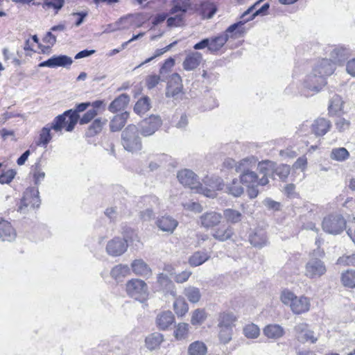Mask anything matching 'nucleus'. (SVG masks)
I'll return each mask as SVG.
<instances>
[{
    "mask_svg": "<svg viewBox=\"0 0 355 355\" xmlns=\"http://www.w3.org/2000/svg\"><path fill=\"white\" fill-rule=\"evenodd\" d=\"M79 119V115L72 110L65 111L63 114L57 116L51 122V128L56 132L62 133L64 129L67 132L73 130Z\"/></svg>",
    "mask_w": 355,
    "mask_h": 355,
    "instance_id": "obj_1",
    "label": "nucleus"
},
{
    "mask_svg": "<svg viewBox=\"0 0 355 355\" xmlns=\"http://www.w3.org/2000/svg\"><path fill=\"white\" fill-rule=\"evenodd\" d=\"M121 143L124 148L130 152L141 149V141L139 136V130L135 125H128L122 132Z\"/></svg>",
    "mask_w": 355,
    "mask_h": 355,
    "instance_id": "obj_2",
    "label": "nucleus"
},
{
    "mask_svg": "<svg viewBox=\"0 0 355 355\" xmlns=\"http://www.w3.org/2000/svg\"><path fill=\"white\" fill-rule=\"evenodd\" d=\"M280 300L283 304L288 306L292 311H309L310 309V301L306 297H297L288 289L282 292Z\"/></svg>",
    "mask_w": 355,
    "mask_h": 355,
    "instance_id": "obj_3",
    "label": "nucleus"
},
{
    "mask_svg": "<svg viewBox=\"0 0 355 355\" xmlns=\"http://www.w3.org/2000/svg\"><path fill=\"white\" fill-rule=\"evenodd\" d=\"M125 289L128 295L144 303L148 295V288L146 282L139 279H132L127 282Z\"/></svg>",
    "mask_w": 355,
    "mask_h": 355,
    "instance_id": "obj_4",
    "label": "nucleus"
},
{
    "mask_svg": "<svg viewBox=\"0 0 355 355\" xmlns=\"http://www.w3.org/2000/svg\"><path fill=\"white\" fill-rule=\"evenodd\" d=\"M323 252L320 250L313 252V257H311L305 266L304 275L311 279H315L323 275L327 268L324 263L318 258L314 257L315 255L322 256Z\"/></svg>",
    "mask_w": 355,
    "mask_h": 355,
    "instance_id": "obj_5",
    "label": "nucleus"
},
{
    "mask_svg": "<svg viewBox=\"0 0 355 355\" xmlns=\"http://www.w3.org/2000/svg\"><path fill=\"white\" fill-rule=\"evenodd\" d=\"M162 125V120L158 115H150L142 120L139 124L140 132L144 137L153 135Z\"/></svg>",
    "mask_w": 355,
    "mask_h": 355,
    "instance_id": "obj_6",
    "label": "nucleus"
},
{
    "mask_svg": "<svg viewBox=\"0 0 355 355\" xmlns=\"http://www.w3.org/2000/svg\"><path fill=\"white\" fill-rule=\"evenodd\" d=\"M203 182L208 187H203L201 184L198 191L199 193H202L206 197L215 198L216 196V191L222 190L224 187L223 180L218 177H207Z\"/></svg>",
    "mask_w": 355,
    "mask_h": 355,
    "instance_id": "obj_7",
    "label": "nucleus"
},
{
    "mask_svg": "<svg viewBox=\"0 0 355 355\" xmlns=\"http://www.w3.org/2000/svg\"><path fill=\"white\" fill-rule=\"evenodd\" d=\"M177 178L179 182L185 187H189L199 193L201 184L198 181L197 175L189 169L181 170L178 173Z\"/></svg>",
    "mask_w": 355,
    "mask_h": 355,
    "instance_id": "obj_8",
    "label": "nucleus"
},
{
    "mask_svg": "<svg viewBox=\"0 0 355 355\" xmlns=\"http://www.w3.org/2000/svg\"><path fill=\"white\" fill-rule=\"evenodd\" d=\"M327 84L326 78L317 72L313 71L304 80V87L311 91L318 92Z\"/></svg>",
    "mask_w": 355,
    "mask_h": 355,
    "instance_id": "obj_9",
    "label": "nucleus"
},
{
    "mask_svg": "<svg viewBox=\"0 0 355 355\" xmlns=\"http://www.w3.org/2000/svg\"><path fill=\"white\" fill-rule=\"evenodd\" d=\"M40 204V200L39 198L38 190L34 188H30L26 189L24 193L19 209L22 211L24 207H27L28 206L32 208L38 207Z\"/></svg>",
    "mask_w": 355,
    "mask_h": 355,
    "instance_id": "obj_10",
    "label": "nucleus"
},
{
    "mask_svg": "<svg viewBox=\"0 0 355 355\" xmlns=\"http://www.w3.org/2000/svg\"><path fill=\"white\" fill-rule=\"evenodd\" d=\"M221 214L215 211H209L202 214L199 218V224L206 228H213L218 225L222 220Z\"/></svg>",
    "mask_w": 355,
    "mask_h": 355,
    "instance_id": "obj_11",
    "label": "nucleus"
},
{
    "mask_svg": "<svg viewBox=\"0 0 355 355\" xmlns=\"http://www.w3.org/2000/svg\"><path fill=\"white\" fill-rule=\"evenodd\" d=\"M73 62L71 58L65 55H53L46 61L42 62L38 64L39 67L55 68L58 67H67Z\"/></svg>",
    "mask_w": 355,
    "mask_h": 355,
    "instance_id": "obj_12",
    "label": "nucleus"
},
{
    "mask_svg": "<svg viewBox=\"0 0 355 355\" xmlns=\"http://www.w3.org/2000/svg\"><path fill=\"white\" fill-rule=\"evenodd\" d=\"M128 248L127 241L121 238H114L110 241L106 246L107 252L112 257L123 254Z\"/></svg>",
    "mask_w": 355,
    "mask_h": 355,
    "instance_id": "obj_13",
    "label": "nucleus"
},
{
    "mask_svg": "<svg viewBox=\"0 0 355 355\" xmlns=\"http://www.w3.org/2000/svg\"><path fill=\"white\" fill-rule=\"evenodd\" d=\"M182 82V78L178 73H173L170 77L166 87V97L175 98L179 94H180L183 88Z\"/></svg>",
    "mask_w": 355,
    "mask_h": 355,
    "instance_id": "obj_14",
    "label": "nucleus"
},
{
    "mask_svg": "<svg viewBox=\"0 0 355 355\" xmlns=\"http://www.w3.org/2000/svg\"><path fill=\"white\" fill-rule=\"evenodd\" d=\"M275 164L270 161H262L258 164L257 171L261 175L260 179V186H265L268 182V178L273 175Z\"/></svg>",
    "mask_w": 355,
    "mask_h": 355,
    "instance_id": "obj_15",
    "label": "nucleus"
},
{
    "mask_svg": "<svg viewBox=\"0 0 355 355\" xmlns=\"http://www.w3.org/2000/svg\"><path fill=\"white\" fill-rule=\"evenodd\" d=\"M17 233L10 223L0 216V239L3 241H12L15 239Z\"/></svg>",
    "mask_w": 355,
    "mask_h": 355,
    "instance_id": "obj_16",
    "label": "nucleus"
},
{
    "mask_svg": "<svg viewBox=\"0 0 355 355\" xmlns=\"http://www.w3.org/2000/svg\"><path fill=\"white\" fill-rule=\"evenodd\" d=\"M202 60V55L200 52L191 51L187 53L182 63V67L186 71H192L196 69Z\"/></svg>",
    "mask_w": 355,
    "mask_h": 355,
    "instance_id": "obj_17",
    "label": "nucleus"
},
{
    "mask_svg": "<svg viewBox=\"0 0 355 355\" xmlns=\"http://www.w3.org/2000/svg\"><path fill=\"white\" fill-rule=\"evenodd\" d=\"M297 334V338L300 342L310 341L314 343L318 340V337L314 336L313 331L308 329L305 324H300L295 327Z\"/></svg>",
    "mask_w": 355,
    "mask_h": 355,
    "instance_id": "obj_18",
    "label": "nucleus"
},
{
    "mask_svg": "<svg viewBox=\"0 0 355 355\" xmlns=\"http://www.w3.org/2000/svg\"><path fill=\"white\" fill-rule=\"evenodd\" d=\"M159 288L165 293H169L173 296L176 294L175 287L173 282L166 274L159 273L157 280Z\"/></svg>",
    "mask_w": 355,
    "mask_h": 355,
    "instance_id": "obj_19",
    "label": "nucleus"
},
{
    "mask_svg": "<svg viewBox=\"0 0 355 355\" xmlns=\"http://www.w3.org/2000/svg\"><path fill=\"white\" fill-rule=\"evenodd\" d=\"M240 172L241 173L240 175L241 182L246 187L260 185V179L255 172L245 169L244 166L242 167V171Z\"/></svg>",
    "mask_w": 355,
    "mask_h": 355,
    "instance_id": "obj_20",
    "label": "nucleus"
},
{
    "mask_svg": "<svg viewBox=\"0 0 355 355\" xmlns=\"http://www.w3.org/2000/svg\"><path fill=\"white\" fill-rule=\"evenodd\" d=\"M131 268L137 275L149 277L152 275V270L143 259H135L131 263Z\"/></svg>",
    "mask_w": 355,
    "mask_h": 355,
    "instance_id": "obj_21",
    "label": "nucleus"
},
{
    "mask_svg": "<svg viewBox=\"0 0 355 355\" xmlns=\"http://www.w3.org/2000/svg\"><path fill=\"white\" fill-rule=\"evenodd\" d=\"M330 127V121L324 118H318L311 124V131L315 136L320 137L325 135Z\"/></svg>",
    "mask_w": 355,
    "mask_h": 355,
    "instance_id": "obj_22",
    "label": "nucleus"
},
{
    "mask_svg": "<svg viewBox=\"0 0 355 355\" xmlns=\"http://www.w3.org/2000/svg\"><path fill=\"white\" fill-rule=\"evenodd\" d=\"M178 222L170 216H164L157 220V227L163 232L172 233L177 227Z\"/></svg>",
    "mask_w": 355,
    "mask_h": 355,
    "instance_id": "obj_23",
    "label": "nucleus"
},
{
    "mask_svg": "<svg viewBox=\"0 0 355 355\" xmlns=\"http://www.w3.org/2000/svg\"><path fill=\"white\" fill-rule=\"evenodd\" d=\"M233 233V229L230 226L223 225L215 229L211 235L219 241H225L232 237Z\"/></svg>",
    "mask_w": 355,
    "mask_h": 355,
    "instance_id": "obj_24",
    "label": "nucleus"
},
{
    "mask_svg": "<svg viewBox=\"0 0 355 355\" xmlns=\"http://www.w3.org/2000/svg\"><path fill=\"white\" fill-rule=\"evenodd\" d=\"M313 70L326 78L333 73L331 60L329 59H322L316 64Z\"/></svg>",
    "mask_w": 355,
    "mask_h": 355,
    "instance_id": "obj_25",
    "label": "nucleus"
},
{
    "mask_svg": "<svg viewBox=\"0 0 355 355\" xmlns=\"http://www.w3.org/2000/svg\"><path fill=\"white\" fill-rule=\"evenodd\" d=\"M250 243L257 248H262L267 244L266 233L263 230H257L250 236Z\"/></svg>",
    "mask_w": 355,
    "mask_h": 355,
    "instance_id": "obj_26",
    "label": "nucleus"
},
{
    "mask_svg": "<svg viewBox=\"0 0 355 355\" xmlns=\"http://www.w3.org/2000/svg\"><path fill=\"white\" fill-rule=\"evenodd\" d=\"M128 117L129 113L127 112L115 115L110 123L111 131L116 132L121 130L125 125Z\"/></svg>",
    "mask_w": 355,
    "mask_h": 355,
    "instance_id": "obj_27",
    "label": "nucleus"
},
{
    "mask_svg": "<svg viewBox=\"0 0 355 355\" xmlns=\"http://www.w3.org/2000/svg\"><path fill=\"white\" fill-rule=\"evenodd\" d=\"M129 101V96L125 94H122L110 104L108 110L113 113L120 111L126 107Z\"/></svg>",
    "mask_w": 355,
    "mask_h": 355,
    "instance_id": "obj_28",
    "label": "nucleus"
},
{
    "mask_svg": "<svg viewBox=\"0 0 355 355\" xmlns=\"http://www.w3.org/2000/svg\"><path fill=\"white\" fill-rule=\"evenodd\" d=\"M220 328L229 327L232 328L235 326L237 320V316L233 312H222L219 316Z\"/></svg>",
    "mask_w": 355,
    "mask_h": 355,
    "instance_id": "obj_29",
    "label": "nucleus"
},
{
    "mask_svg": "<svg viewBox=\"0 0 355 355\" xmlns=\"http://www.w3.org/2000/svg\"><path fill=\"white\" fill-rule=\"evenodd\" d=\"M174 320L172 312H162L157 317V324L159 329L165 330L174 322Z\"/></svg>",
    "mask_w": 355,
    "mask_h": 355,
    "instance_id": "obj_30",
    "label": "nucleus"
},
{
    "mask_svg": "<svg viewBox=\"0 0 355 355\" xmlns=\"http://www.w3.org/2000/svg\"><path fill=\"white\" fill-rule=\"evenodd\" d=\"M51 130H52L51 123L50 125L48 124L42 128L40 132L38 141L36 142L37 146H41L44 148L47 146L52 139Z\"/></svg>",
    "mask_w": 355,
    "mask_h": 355,
    "instance_id": "obj_31",
    "label": "nucleus"
},
{
    "mask_svg": "<svg viewBox=\"0 0 355 355\" xmlns=\"http://www.w3.org/2000/svg\"><path fill=\"white\" fill-rule=\"evenodd\" d=\"M130 274V268L128 265L119 264L112 268L110 271L111 277L120 282Z\"/></svg>",
    "mask_w": 355,
    "mask_h": 355,
    "instance_id": "obj_32",
    "label": "nucleus"
},
{
    "mask_svg": "<svg viewBox=\"0 0 355 355\" xmlns=\"http://www.w3.org/2000/svg\"><path fill=\"white\" fill-rule=\"evenodd\" d=\"M209 52L216 53L225 45L227 42V37L220 34L216 37L209 38Z\"/></svg>",
    "mask_w": 355,
    "mask_h": 355,
    "instance_id": "obj_33",
    "label": "nucleus"
},
{
    "mask_svg": "<svg viewBox=\"0 0 355 355\" xmlns=\"http://www.w3.org/2000/svg\"><path fill=\"white\" fill-rule=\"evenodd\" d=\"M163 341V335L158 332H155L146 338V346L150 350H153L158 347Z\"/></svg>",
    "mask_w": 355,
    "mask_h": 355,
    "instance_id": "obj_34",
    "label": "nucleus"
},
{
    "mask_svg": "<svg viewBox=\"0 0 355 355\" xmlns=\"http://www.w3.org/2000/svg\"><path fill=\"white\" fill-rule=\"evenodd\" d=\"M130 15L121 17L114 24L113 29H105L104 33H112L119 30H125L130 28L132 25L130 21Z\"/></svg>",
    "mask_w": 355,
    "mask_h": 355,
    "instance_id": "obj_35",
    "label": "nucleus"
},
{
    "mask_svg": "<svg viewBox=\"0 0 355 355\" xmlns=\"http://www.w3.org/2000/svg\"><path fill=\"white\" fill-rule=\"evenodd\" d=\"M263 333L269 338L277 339L283 336L284 330L279 325L269 324L264 328Z\"/></svg>",
    "mask_w": 355,
    "mask_h": 355,
    "instance_id": "obj_36",
    "label": "nucleus"
},
{
    "mask_svg": "<svg viewBox=\"0 0 355 355\" xmlns=\"http://www.w3.org/2000/svg\"><path fill=\"white\" fill-rule=\"evenodd\" d=\"M107 121V120L106 119H96L89 127L87 131V135L88 137H94L101 132L103 125L106 124Z\"/></svg>",
    "mask_w": 355,
    "mask_h": 355,
    "instance_id": "obj_37",
    "label": "nucleus"
},
{
    "mask_svg": "<svg viewBox=\"0 0 355 355\" xmlns=\"http://www.w3.org/2000/svg\"><path fill=\"white\" fill-rule=\"evenodd\" d=\"M342 284L349 288H355V270H347L342 273L340 277Z\"/></svg>",
    "mask_w": 355,
    "mask_h": 355,
    "instance_id": "obj_38",
    "label": "nucleus"
},
{
    "mask_svg": "<svg viewBox=\"0 0 355 355\" xmlns=\"http://www.w3.org/2000/svg\"><path fill=\"white\" fill-rule=\"evenodd\" d=\"M246 21L244 20V21H240L237 23H235L231 26H230L224 32L222 33L223 35H226L227 37V40L230 37H233L234 36H236L237 35H240L242 33H244V28L242 27L244 23Z\"/></svg>",
    "mask_w": 355,
    "mask_h": 355,
    "instance_id": "obj_39",
    "label": "nucleus"
},
{
    "mask_svg": "<svg viewBox=\"0 0 355 355\" xmlns=\"http://www.w3.org/2000/svg\"><path fill=\"white\" fill-rule=\"evenodd\" d=\"M209 259V255L205 252L197 251L194 252L189 259V263L191 266H198L202 265Z\"/></svg>",
    "mask_w": 355,
    "mask_h": 355,
    "instance_id": "obj_40",
    "label": "nucleus"
},
{
    "mask_svg": "<svg viewBox=\"0 0 355 355\" xmlns=\"http://www.w3.org/2000/svg\"><path fill=\"white\" fill-rule=\"evenodd\" d=\"M150 108V98L148 96H145L137 101L134 107V111L137 114L141 115L148 112Z\"/></svg>",
    "mask_w": 355,
    "mask_h": 355,
    "instance_id": "obj_41",
    "label": "nucleus"
},
{
    "mask_svg": "<svg viewBox=\"0 0 355 355\" xmlns=\"http://www.w3.org/2000/svg\"><path fill=\"white\" fill-rule=\"evenodd\" d=\"M188 353L189 355H206L207 347L204 343L196 341L189 345Z\"/></svg>",
    "mask_w": 355,
    "mask_h": 355,
    "instance_id": "obj_42",
    "label": "nucleus"
},
{
    "mask_svg": "<svg viewBox=\"0 0 355 355\" xmlns=\"http://www.w3.org/2000/svg\"><path fill=\"white\" fill-rule=\"evenodd\" d=\"M223 216L227 222L231 223H236L241 220L242 215L236 210L232 209H227L223 211Z\"/></svg>",
    "mask_w": 355,
    "mask_h": 355,
    "instance_id": "obj_43",
    "label": "nucleus"
},
{
    "mask_svg": "<svg viewBox=\"0 0 355 355\" xmlns=\"http://www.w3.org/2000/svg\"><path fill=\"white\" fill-rule=\"evenodd\" d=\"M184 294L192 303L198 302L201 297L200 290L194 286H189L185 288Z\"/></svg>",
    "mask_w": 355,
    "mask_h": 355,
    "instance_id": "obj_44",
    "label": "nucleus"
},
{
    "mask_svg": "<svg viewBox=\"0 0 355 355\" xmlns=\"http://www.w3.org/2000/svg\"><path fill=\"white\" fill-rule=\"evenodd\" d=\"M226 192L232 194L235 197L240 196L243 193V189L241 186L240 182L234 179L232 183L226 187Z\"/></svg>",
    "mask_w": 355,
    "mask_h": 355,
    "instance_id": "obj_45",
    "label": "nucleus"
},
{
    "mask_svg": "<svg viewBox=\"0 0 355 355\" xmlns=\"http://www.w3.org/2000/svg\"><path fill=\"white\" fill-rule=\"evenodd\" d=\"M243 333L248 338H256L259 336L260 330L257 325L251 323L244 327Z\"/></svg>",
    "mask_w": 355,
    "mask_h": 355,
    "instance_id": "obj_46",
    "label": "nucleus"
},
{
    "mask_svg": "<svg viewBox=\"0 0 355 355\" xmlns=\"http://www.w3.org/2000/svg\"><path fill=\"white\" fill-rule=\"evenodd\" d=\"M291 168L289 165L281 164L276 168L274 167L273 174L278 176L282 180H286L290 174Z\"/></svg>",
    "mask_w": 355,
    "mask_h": 355,
    "instance_id": "obj_47",
    "label": "nucleus"
},
{
    "mask_svg": "<svg viewBox=\"0 0 355 355\" xmlns=\"http://www.w3.org/2000/svg\"><path fill=\"white\" fill-rule=\"evenodd\" d=\"M336 264L342 266H355V254L343 255L339 257L336 261Z\"/></svg>",
    "mask_w": 355,
    "mask_h": 355,
    "instance_id": "obj_48",
    "label": "nucleus"
},
{
    "mask_svg": "<svg viewBox=\"0 0 355 355\" xmlns=\"http://www.w3.org/2000/svg\"><path fill=\"white\" fill-rule=\"evenodd\" d=\"M334 53L338 60H345L349 55V49L345 46L337 45L334 47Z\"/></svg>",
    "mask_w": 355,
    "mask_h": 355,
    "instance_id": "obj_49",
    "label": "nucleus"
},
{
    "mask_svg": "<svg viewBox=\"0 0 355 355\" xmlns=\"http://www.w3.org/2000/svg\"><path fill=\"white\" fill-rule=\"evenodd\" d=\"M248 162L246 159L242 160L239 164L236 163V162L232 159H226L223 164L225 167L228 168H232L233 167L236 168V172L242 171V167Z\"/></svg>",
    "mask_w": 355,
    "mask_h": 355,
    "instance_id": "obj_50",
    "label": "nucleus"
},
{
    "mask_svg": "<svg viewBox=\"0 0 355 355\" xmlns=\"http://www.w3.org/2000/svg\"><path fill=\"white\" fill-rule=\"evenodd\" d=\"M64 4V0H44L43 8H53L56 11L60 10Z\"/></svg>",
    "mask_w": 355,
    "mask_h": 355,
    "instance_id": "obj_51",
    "label": "nucleus"
},
{
    "mask_svg": "<svg viewBox=\"0 0 355 355\" xmlns=\"http://www.w3.org/2000/svg\"><path fill=\"white\" fill-rule=\"evenodd\" d=\"M346 227L347 223L343 216H337L334 218V234L342 232Z\"/></svg>",
    "mask_w": 355,
    "mask_h": 355,
    "instance_id": "obj_52",
    "label": "nucleus"
},
{
    "mask_svg": "<svg viewBox=\"0 0 355 355\" xmlns=\"http://www.w3.org/2000/svg\"><path fill=\"white\" fill-rule=\"evenodd\" d=\"M349 153L345 148H338L334 149V159L343 162L348 159Z\"/></svg>",
    "mask_w": 355,
    "mask_h": 355,
    "instance_id": "obj_53",
    "label": "nucleus"
},
{
    "mask_svg": "<svg viewBox=\"0 0 355 355\" xmlns=\"http://www.w3.org/2000/svg\"><path fill=\"white\" fill-rule=\"evenodd\" d=\"M188 324L180 323L178 324L176 330L175 331V336L178 340H182L185 338L188 333Z\"/></svg>",
    "mask_w": 355,
    "mask_h": 355,
    "instance_id": "obj_54",
    "label": "nucleus"
},
{
    "mask_svg": "<svg viewBox=\"0 0 355 355\" xmlns=\"http://www.w3.org/2000/svg\"><path fill=\"white\" fill-rule=\"evenodd\" d=\"M232 329L229 327L220 328L219 338L222 343H227L232 339Z\"/></svg>",
    "mask_w": 355,
    "mask_h": 355,
    "instance_id": "obj_55",
    "label": "nucleus"
},
{
    "mask_svg": "<svg viewBox=\"0 0 355 355\" xmlns=\"http://www.w3.org/2000/svg\"><path fill=\"white\" fill-rule=\"evenodd\" d=\"M184 209L188 211H191L195 213H200L202 211V205L196 202H187L182 203Z\"/></svg>",
    "mask_w": 355,
    "mask_h": 355,
    "instance_id": "obj_56",
    "label": "nucleus"
},
{
    "mask_svg": "<svg viewBox=\"0 0 355 355\" xmlns=\"http://www.w3.org/2000/svg\"><path fill=\"white\" fill-rule=\"evenodd\" d=\"M207 318L205 312H193L191 322L192 324L197 325L202 324Z\"/></svg>",
    "mask_w": 355,
    "mask_h": 355,
    "instance_id": "obj_57",
    "label": "nucleus"
},
{
    "mask_svg": "<svg viewBox=\"0 0 355 355\" xmlns=\"http://www.w3.org/2000/svg\"><path fill=\"white\" fill-rule=\"evenodd\" d=\"M175 311H188L189 306L186 300L183 297H178L173 303Z\"/></svg>",
    "mask_w": 355,
    "mask_h": 355,
    "instance_id": "obj_58",
    "label": "nucleus"
},
{
    "mask_svg": "<svg viewBox=\"0 0 355 355\" xmlns=\"http://www.w3.org/2000/svg\"><path fill=\"white\" fill-rule=\"evenodd\" d=\"M16 173L13 170H8L0 175L1 184H8L14 178Z\"/></svg>",
    "mask_w": 355,
    "mask_h": 355,
    "instance_id": "obj_59",
    "label": "nucleus"
},
{
    "mask_svg": "<svg viewBox=\"0 0 355 355\" xmlns=\"http://www.w3.org/2000/svg\"><path fill=\"white\" fill-rule=\"evenodd\" d=\"M192 272L189 270H184L178 274H176L174 277V280L178 284H182L187 282Z\"/></svg>",
    "mask_w": 355,
    "mask_h": 355,
    "instance_id": "obj_60",
    "label": "nucleus"
},
{
    "mask_svg": "<svg viewBox=\"0 0 355 355\" xmlns=\"http://www.w3.org/2000/svg\"><path fill=\"white\" fill-rule=\"evenodd\" d=\"M97 114L96 109L89 110L80 119V124H86L89 123Z\"/></svg>",
    "mask_w": 355,
    "mask_h": 355,
    "instance_id": "obj_61",
    "label": "nucleus"
},
{
    "mask_svg": "<svg viewBox=\"0 0 355 355\" xmlns=\"http://www.w3.org/2000/svg\"><path fill=\"white\" fill-rule=\"evenodd\" d=\"M324 231L329 234L333 233V220L331 216L325 217L322 223Z\"/></svg>",
    "mask_w": 355,
    "mask_h": 355,
    "instance_id": "obj_62",
    "label": "nucleus"
},
{
    "mask_svg": "<svg viewBox=\"0 0 355 355\" xmlns=\"http://www.w3.org/2000/svg\"><path fill=\"white\" fill-rule=\"evenodd\" d=\"M307 166V159L305 156L299 157L293 164V167L294 169H300L304 171Z\"/></svg>",
    "mask_w": 355,
    "mask_h": 355,
    "instance_id": "obj_63",
    "label": "nucleus"
},
{
    "mask_svg": "<svg viewBox=\"0 0 355 355\" xmlns=\"http://www.w3.org/2000/svg\"><path fill=\"white\" fill-rule=\"evenodd\" d=\"M160 77L157 75L149 76L146 79V85L148 89H153L158 85Z\"/></svg>",
    "mask_w": 355,
    "mask_h": 355,
    "instance_id": "obj_64",
    "label": "nucleus"
}]
</instances>
